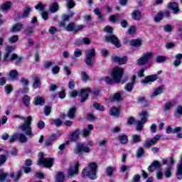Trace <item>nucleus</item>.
Listing matches in <instances>:
<instances>
[{"label":"nucleus","instance_id":"obj_1","mask_svg":"<svg viewBox=\"0 0 182 182\" xmlns=\"http://www.w3.org/2000/svg\"><path fill=\"white\" fill-rule=\"evenodd\" d=\"M15 46H6L4 50L5 53L3 57V62L4 63H8V62H14V60H16L14 63V65L16 66H18V65H21L22 63V61L23 60V57L22 56H18V54L14 53L13 55H11L14 50H15ZM10 56V58H9Z\"/></svg>","mask_w":182,"mask_h":182},{"label":"nucleus","instance_id":"obj_2","mask_svg":"<svg viewBox=\"0 0 182 182\" xmlns=\"http://www.w3.org/2000/svg\"><path fill=\"white\" fill-rule=\"evenodd\" d=\"M14 119H20L23 120V123L18 125V129L21 130L26 136H33L32 132V117L28 116L27 117H22L21 115L16 114L14 116Z\"/></svg>","mask_w":182,"mask_h":182},{"label":"nucleus","instance_id":"obj_3","mask_svg":"<svg viewBox=\"0 0 182 182\" xmlns=\"http://www.w3.org/2000/svg\"><path fill=\"white\" fill-rule=\"evenodd\" d=\"M123 68H115L113 69L112 72V76L113 79H112L110 77H105L104 78L105 82L107 83V85H113V83H119L120 80H122V77L123 76Z\"/></svg>","mask_w":182,"mask_h":182},{"label":"nucleus","instance_id":"obj_4","mask_svg":"<svg viewBox=\"0 0 182 182\" xmlns=\"http://www.w3.org/2000/svg\"><path fill=\"white\" fill-rule=\"evenodd\" d=\"M97 173V164L92 162L89 164L87 168L82 170V176L84 177H89L91 180H96Z\"/></svg>","mask_w":182,"mask_h":182},{"label":"nucleus","instance_id":"obj_5","mask_svg":"<svg viewBox=\"0 0 182 182\" xmlns=\"http://www.w3.org/2000/svg\"><path fill=\"white\" fill-rule=\"evenodd\" d=\"M45 154L41 152L38 154V165L43 166V167L50 168L53 166V159L45 158Z\"/></svg>","mask_w":182,"mask_h":182},{"label":"nucleus","instance_id":"obj_6","mask_svg":"<svg viewBox=\"0 0 182 182\" xmlns=\"http://www.w3.org/2000/svg\"><path fill=\"white\" fill-rule=\"evenodd\" d=\"M89 93H93L95 96H97V95L100 93V90L99 89H95L92 90L90 88L81 90V95H80V97H81L80 103H85V102L87 100V98L89 97Z\"/></svg>","mask_w":182,"mask_h":182},{"label":"nucleus","instance_id":"obj_7","mask_svg":"<svg viewBox=\"0 0 182 182\" xmlns=\"http://www.w3.org/2000/svg\"><path fill=\"white\" fill-rule=\"evenodd\" d=\"M26 134H17L12 135L9 139V143H15V141H19L22 144L28 142V137H31V136H28Z\"/></svg>","mask_w":182,"mask_h":182},{"label":"nucleus","instance_id":"obj_8","mask_svg":"<svg viewBox=\"0 0 182 182\" xmlns=\"http://www.w3.org/2000/svg\"><path fill=\"white\" fill-rule=\"evenodd\" d=\"M96 55V52L95 48L87 50L85 51V63L87 66H92L93 65V62H95V56Z\"/></svg>","mask_w":182,"mask_h":182},{"label":"nucleus","instance_id":"obj_9","mask_svg":"<svg viewBox=\"0 0 182 182\" xmlns=\"http://www.w3.org/2000/svg\"><path fill=\"white\" fill-rule=\"evenodd\" d=\"M139 116L141 117V120L136 121V130L138 132H141V130H143V124H144V123L148 120V113L146 111H142L139 113Z\"/></svg>","mask_w":182,"mask_h":182},{"label":"nucleus","instance_id":"obj_10","mask_svg":"<svg viewBox=\"0 0 182 182\" xmlns=\"http://www.w3.org/2000/svg\"><path fill=\"white\" fill-rule=\"evenodd\" d=\"M61 26H63V28H65L66 31L68 32H78V31H81V29H83L85 26L83 25L80 24L76 26L75 23H69L66 26L65 23H62Z\"/></svg>","mask_w":182,"mask_h":182},{"label":"nucleus","instance_id":"obj_11","mask_svg":"<svg viewBox=\"0 0 182 182\" xmlns=\"http://www.w3.org/2000/svg\"><path fill=\"white\" fill-rule=\"evenodd\" d=\"M75 154L77 156H82L83 153H90V149L85 144H78L77 147L74 149Z\"/></svg>","mask_w":182,"mask_h":182},{"label":"nucleus","instance_id":"obj_12","mask_svg":"<svg viewBox=\"0 0 182 182\" xmlns=\"http://www.w3.org/2000/svg\"><path fill=\"white\" fill-rule=\"evenodd\" d=\"M153 56L152 52L146 53L139 59L137 60L136 63L139 66L146 65L150 60V58Z\"/></svg>","mask_w":182,"mask_h":182},{"label":"nucleus","instance_id":"obj_13","mask_svg":"<svg viewBox=\"0 0 182 182\" xmlns=\"http://www.w3.org/2000/svg\"><path fill=\"white\" fill-rule=\"evenodd\" d=\"M160 137H161V136L160 134H157L151 139L147 138L144 144V147H145V149H150L151 146H154V144L160 140Z\"/></svg>","mask_w":182,"mask_h":182},{"label":"nucleus","instance_id":"obj_14","mask_svg":"<svg viewBox=\"0 0 182 182\" xmlns=\"http://www.w3.org/2000/svg\"><path fill=\"white\" fill-rule=\"evenodd\" d=\"M105 41L110 42V43H112V45H114L116 48H120L122 46L120 41H119V38H117L114 35L105 36Z\"/></svg>","mask_w":182,"mask_h":182},{"label":"nucleus","instance_id":"obj_15","mask_svg":"<svg viewBox=\"0 0 182 182\" xmlns=\"http://www.w3.org/2000/svg\"><path fill=\"white\" fill-rule=\"evenodd\" d=\"M23 172L21 170L16 171V172H11L10 173V177L14 180V181L17 182L22 178Z\"/></svg>","mask_w":182,"mask_h":182},{"label":"nucleus","instance_id":"obj_16","mask_svg":"<svg viewBox=\"0 0 182 182\" xmlns=\"http://www.w3.org/2000/svg\"><path fill=\"white\" fill-rule=\"evenodd\" d=\"M112 60L118 65H126V63H127V56H124L122 58L119 56H114L112 57Z\"/></svg>","mask_w":182,"mask_h":182},{"label":"nucleus","instance_id":"obj_17","mask_svg":"<svg viewBox=\"0 0 182 182\" xmlns=\"http://www.w3.org/2000/svg\"><path fill=\"white\" fill-rule=\"evenodd\" d=\"M168 9L173 11V14H179L180 13V7L178 6V3L172 2L168 4Z\"/></svg>","mask_w":182,"mask_h":182},{"label":"nucleus","instance_id":"obj_18","mask_svg":"<svg viewBox=\"0 0 182 182\" xmlns=\"http://www.w3.org/2000/svg\"><path fill=\"white\" fill-rule=\"evenodd\" d=\"M134 83H136V75H133L132 82L127 83L124 87V90L127 92H132V90H133Z\"/></svg>","mask_w":182,"mask_h":182},{"label":"nucleus","instance_id":"obj_19","mask_svg":"<svg viewBox=\"0 0 182 182\" xmlns=\"http://www.w3.org/2000/svg\"><path fill=\"white\" fill-rule=\"evenodd\" d=\"M18 76H19V73H18V70H11L9 73V77L13 82L18 80Z\"/></svg>","mask_w":182,"mask_h":182},{"label":"nucleus","instance_id":"obj_20","mask_svg":"<svg viewBox=\"0 0 182 182\" xmlns=\"http://www.w3.org/2000/svg\"><path fill=\"white\" fill-rule=\"evenodd\" d=\"M87 129H84L82 131V136H83V137H89V136H90V133L92 132V130H93V126L92 124H88Z\"/></svg>","mask_w":182,"mask_h":182},{"label":"nucleus","instance_id":"obj_21","mask_svg":"<svg viewBox=\"0 0 182 182\" xmlns=\"http://www.w3.org/2000/svg\"><path fill=\"white\" fill-rule=\"evenodd\" d=\"M48 11H50V12L51 14H56V12H58V11H59V4H58V2L52 3L49 6Z\"/></svg>","mask_w":182,"mask_h":182},{"label":"nucleus","instance_id":"obj_22","mask_svg":"<svg viewBox=\"0 0 182 182\" xmlns=\"http://www.w3.org/2000/svg\"><path fill=\"white\" fill-rule=\"evenodd\" d=\"M79 171V163L75 164L74 166L68 169V175L72 177L74 174H76Z\"/></svg>","mask_w":182,"mask_h":182},{"label":"nucleus","instance_id":"obj_23","mask_svg":"<svg viewBox=\"0 0 182 182\" xmlns=\"http://www.w3.org/2000/svg\"><path fill=\"white\" fill-rule=\"evenodd\" d=\"M76 110H77L76 107H70L67 112V117H69L70 119H75V114H76Z\"/></svg>","mask_w":182,"mask_h":182},{"label":"nucleus","instance_id":"obj_24","mask_svg":"<svg viewBox=\"0 0 182 182\" xmlns=\"http://www.w3.org/2000/svg\"><path fill=\"white\" fill-rule=\"evenodd\" d=\"M157 75H149L146 77L144 80H142L141 82L147 84L149 82H156V80H157Z\"/></svg>","mask_w":182,"mask_h":182},{"label":"nucleus","instance_id":"obj_25","mask_svg":"<svg viewBox=\"0 0 182 182\" xmlns=\"http://www.w3.org/2000/svg\"><path fill=\"white\" fill-rule=\"evenodd\" d=\"M131 16L132 19H134V21H140L141 19V12L139 10H134L131 14Z\"/></svg>","mask_w":182,"mask_h":182},{"label":"nucleus","instance_id":"obj_26","mask_svg":"<svg viewBox=\"0 0 182 182\" xmlns=\"http://www.w3.org/2000/svg\"><path fill=\"white\" fill-rule=\"evenodd\" d=\"M177 105V102L176 101H168L165 103L164 106V112H168L171 109V107L176 106Z\"/></svg>","mask_w":182,"mask_h":182},{"label":"nucleus","instance_id":"obj_27","mask_svg":"<svg viewBox=\"0 0 182 182\" xmlns=\"http://www.w3.org/2000/svg\"><path fill=\"white\" fill-rule=\"evenodd\" d=\"M45 104V98L43 97L38 96L34 98V105L36 106H42Z\"/></svg>","mask_w":182,"mask_h":182},{"label":"nucleus","instance_id":"obj_28","mask_svg":"<svg viewBox=\"0 0 182 182\" xmlns=\"http://www.w3.org/2000/svg\"><path fill=\"white\" fill-rule=\"evenodd\" d=\"M118 140L121 144H127V143H129V138L127 137V135L124 134H121L118 136Z\"/></svg>","mask_w":182,"mask_h":182},{"label":"nucleus","instance_id":"obj_29","mask_svg":"<svg viewBox=\"0 0 182 182\" xmlns=\"http://www.w3.org/2000/svg\"><path fill=\"white\" fill-rule=\"evenodd\" d=\"M141 136L139 134H134L132 136L131 143H132V144H137V143H141Z\"/></svg>","mask_w":182,"mask_h":182},{"label":"nucleus","instance_id":"obj_30","mask_svg":"<svg viewBox=\"0 0 182 182\" xmlns=\"http://www.w3.org/2000/svg\"><path fill=\"white\" fill-rule=\"evenodd\" d=\"M41 85H42L41 78H39V77H38V76H35L33 87H34V89H39V88H41Z\"/></svg>","mask_w":182,"mask_h":182},{"label":"nucleus","instance_id":"obj_31","mask_svg":"<svg viewBox=\"0 0 182 182\" xmlns=\"http://www.w3.org/2000/svg\"><path fill=\"white\" fill-rule=\"evenodd\" d=\"M80 134V132L79 129H77L74 131L70 136V140H73V141H76V140L79 139V135Z\"/></svg>","mask_w":182,"mask_h":182},{"label":"nucleus","instance_id":"obj_32","mask_svg":"<svg viewBox=\"0 0 182 182\" xmlns=\"http://www.w3.org/2000/svg\"><path fill=\"white\" fill-rule=\"evenodd\" d=\"M164 91V87H159L151 94V97H154L156 96H159V95H161V93H163Z\"/></svg>","mask_w":182,"mask_h":182},{"label":"nucleus","instance_id":"obj_33","mask_svg":"<svg viewBox=\"0 0 182 182\" xmlns=\"http://www.w3.org/2000/svg\"><path fill=\"white\" fill-rule=\"evenodd\" d=\"M122 95H123V94H122L120 92H117V93L114 94V95L111 98V101L112 102H121Z\"/></svg>","mask_w":182,"mask_h":182},{"label":"nucleus","instance_id":"obj_34","mask_svg":"<svg viewBox=\"0 0 182 182\" xmlns=\"http://www.w3.org/2000/svg\"><path fill=\"white\" fill-rule=\"evenodd\" d=\"M46 8V4H43L42 2H38L37 5L35 6V9L39 11L40 12H43Z\"/></svg>","mask_w":182,"mask_h":182},{"label":"nucleus","instance_id":"obj_35","mask_svg":"<svg viewBox=\"0 0 182 182\" xmlns=\"http://www.w3.org/2000/svg\"><path fill=\"white\" fill-rule=\"evenodd\" d=\"M175 117H177V119H180V117H182V106L178 105L176 108V110L174 113Z\"/></svg>","mask_w":182,"mask_h":182},{"label":"nucleus","instance_id":"obj_36","mask_svg":"<svg viewBox=\"0 0 182 182\" xmlns=\"http://www.w3.org/2000/svg\"><path fill=\"white\" fill-rule=\"evenodd\" d=\"M109 113L111 116H119V114H120V111L119 110V108L112 107L109 110Z\"/></svg>","mask_w":182,"mask_h":182},{"label":"nucleus","instance_id":"obj_37","mask_svg":"<svg viewBox=\"0 0 182 182\" xmlns=\"http://www.w3.org/2000/svg\"><path fill=\"white\" fill-rule=\"evenodd\" d=\"M11 6H12V3H11L10 1H6V3H4L1 5V9L2 11H9Z\"/></svg>","mask_w":182,"mask_h":182},{"label":"nucleus","instance_id":"obj_38","mask_svg":"<svg viewBox=\"0 0 182 182\" xmlns=\"http://www.w3.org/2000/svg\"><path fill=\"white\" fill-rule=\"evenodd\" d=\"M23 103L26 107H28L29 105H31V97L28 95H24L23 97Z\"/></svg>","mask_w":182,"mask_h":182},{"label":"nucleus","instance_id":"obj_39","mask_svg":"<svg viewBox=\"0 0 182 182\" xmlns=\"http://www.w3.org/2000/svg\"><path fill=\"white\" fill-rule=\"evenodd\" d=\"M8 176H9V174L6 172H4V169H0V181H5Z\"/></svg>","mask_w":182,"mask_h":182},{"label":"nucleus","instance_id":"obj_40","mask_svg":"<svg viewBox=\"0 0 182 182\" xmlns=\"http://www.w3.org/2000/svg\"><path fill=\"white\" fill-rule=\"evenodd\" d=\"M94 14L98 16V19L103 21V14H102V11H100V9L96 8L94 9Z\"/></svg>","mask_w":182,"mask_h":182},{"label":"nucleus","instance_id":"obj_41","mask_svg":"<svg viewBox=\"0 0 182 182\" xmlns=\"http://www.w3.org/2000/svg\"><path fill=\"white\" fill-rule=\"evenodd\" d=\"M114 170H116V168L114 166H108L106 168L107 176H108L109 177H112V176H113V172L114 171Z\"/></svg>","mask_w":182,"mask_h":182},{"label":"nucleus","instance_id":"obj_42","mask_svg":"<svg viewBox=\"0 0 182 182\" xmlns=\"http://www.w3.org/2000/svg\"><path fill=\"white\" fill-rule=\"evenodd\" d=\"M82 53L80 48H76L74 51V55L72 57V59H76V58H80L82 56Z\"/></svg>","mask_w":182,"mask_h":182},{"label":"nucleus","instance_id":"obj_43","mask_svg":"<svg viewBox=\"0 0 182 182\" xmlns=\"http://www.w3.org/2000/svg\"><path fill=\"white\" fill-rule=\"evenodd\" d=\"M65 180V175L63 172H58L55 182H63Z\"/></svg>","mask_w":182,"mask_h":182},{"label":"nucleus","instance_id":"obj_44","mask_svg":"<svg viewBox=\"0 0 182 182\" xmlns=\"http://www.w3.org/2000/svg\"><path fill=\"white\" fill-rule=\"evenodd\" d=\"M167 60V57L164 55H158L156 58V62L157 63H163V62H166Z\"/></svg>","mask_w":182,"mask_h":182},{"label":"nucleus","instance_id":"obj_45","mask_svg":"<svg viewBox=\"0 0 182 182\" xmlns=\"http://www.w3.org/2000/svg\"><path fill=\"white\" fill-rule=\"evenodd\" d=\"M19 41V36L18 35H14L10 38H9V43H16Z\"/></svg>","mask_w":182,"mask_h":182},{"label":"nucleus","instance_id":"obj_46","mask_svg":"<svg viewBox=\"0 0 182 182\" xmlns=\"http://www.w3.org/2000/svg\"><path fill=\"white\" fill-rule=\"evenodd\" d=\"M21 29H22V24L17 23L13 26L11 32H18V31H21Z\"/></svg>","mask_w":182,"mask_h":182},{"label":"nucleus","instance_id":"obj_47","mask_svg":"<svg viewBox=\"0 0 182 182\" xmlns=\"http://www.w3.org/2000/svg\"><path fill=\"white\" fill-rule=\"evenodd\" d=\"M73 15H75V13H73V11H70L68 15L63 14V20L64 21V22H66V21H69V19H70V18H72V16H73Z\"/></svg>","mask_w":182,"mask_h":182},{"label":"nucleus","instance_id":"obj_48","mask_svg":"<svg viewBox=\"0 0 182 182\" xmlns=\"http://www.w3.org/2000/svg\"><path fill=\"white\" fill-rule=\"evenodd\" d=\"M171 166L167 167L165 170L164 175L166 178H170L171 177Z\"/></svg>","mask_w":182,"mask_h":182},{"label":"nucleus","instance_id":"obj_49","mask_svg":"<svg viewBox=\"0 0 182 182\" xmlns=\"http://www.w3.org/2000/svg\"><path fill=\"white\" fill-rule=\"evenodd\" d=\"M31 11H32V7H26L22 14L23 18H28V15H29V12H31Z\"/></svg>","mask_w":182,"mask_h":182},{"label":"nucleus","instance_id":"obj_50","mask_svg":"<svg viewBox=\"0 0 182 182\" xmlns=\"http://www.w3.org/2000/svg\"><path fill=\"white\" fill-rule=\"evenodd\" d=\"M76 6V3L73 0H67V8L68 9H73Z\"/></svg>","mask_w":182,"mask_h":182},{"label":"nucleus","instance_id":"obj_51","mask_svg":"<svg viewBox=\"0 0 182 182\" xmlns=\"http://www.w3.org/2000/svg\"><path fill=\"white\" fill-rule=\"evenodd\" d=\"M143 154H144V149L142 147H139L136 151L137 159H141Z\"/></svg>","mask_w":182,"mask_h":182},{"label":"nucleus","instance_id":"obj_52","mask_svg":"<svg viewBox=\"0 0 182 182\" xmlns=\"http://www.w3.org/2000/svg\"><path fill=\"white\" fill-rule=\"evenodd\" d=\"M164 16H163V12L162 11H159L156 16H155V22H160L161 19H163Z\"/></svg>","mask_w":182,"mask_h":182},{"label":"nucleus","instance_id":"obj_53","mask_svg":"<svg viewBox=\"0 0 182 182\" xmlns=\"http://www.w3.org/2000/svg\"><path fill=\"white\" fill-rule=\"evenodd\" d=\"M51 124H54L57 127H59L62 124V120L60 119H55L51 120Z\"/></svg>","mask_w":182,"mask_h":182},{"label":"nucleus","instance_id":"obj_54","mask_svg":"<svg viewBox=\"0 0 182 182\" xmlns=\"http://www.w3.org/2000/svg\"><path fill=\"white\" fill-rule=\"evenodd\" d=\"M93 106L95 109H97V110H100V112H103L105 111V107L102 106L99 103H93Z\"/></svg>","mask_w":182,"mask_h":182},{"label":"nucleus","instance_id":"obj_55","mask_svg":"<svg viewBox=\"0 0 182 182\" xmlns=\"http://www.w3.org/2000/svg\"><path fill=\"white\" fill-rule=\"evenodd\" d=\"M131 45H132V46H135V47L140 46V45H141V41L137 40V39L132 40Z\"/></svg>","mask_w":182,"mask_h":182},{"label":"nucleus","instance_id":"obj_56","mask_svg":"<svg viewBox=\"0 0 182 182\" xmlns=\"http://www.w3.org/2000/svg\"><path fill=\"white\" fill-rule=\"evenodd\" d=\"M4 88H5V92L7 95H9V93H11V92H12L13 90L12 85L9 84L5 85Z\"/></svg>","mask_w":182,"mask_h":182},{"label":"nucleus","instance_id":"obj_57","mask_svg":"<svg viewBox=\"0 0 182 182\" xmlns=\"http://www.w3.org/2000/svg\"><path fill=\"white\" fill-rule=\"evenodd\" d=\"M81 77L84 82H87V80L89 79V75H87V73H86V72H85V71L82 72Z\"/></svg>","mask_w":182,"mask_h":182},{"label":"nucleus","instance_id":"obj_58","mask_svg":"<svg viewBox=\"0 0 182 182\" xmlns=\"http://www.w3.org/2000/svg\"><path fill=\"white\" fill-rule=\"evenodd\" d=\"M34 176L37 177V178H45V173L41 171L36 172Z\"/></svg>","mask_w":182,"mask_h":182},{"label":"nucleus","instance_id":"obj_59","mask_svg":"<svg viewBox=\"0 0 182 182\" xmlns=\"http://www.w3.org/2000/svg\"><path fill=\"white\" fill-rule=\"evenodd\" d=\"M41 16L44 21H46L47 19H49V14H48V11H43L41 12Z\"/></svg>","mask_w":182,"mask_h":182},{"label":"nucleus","instance_id":"obj_60","mask_svg":"<svg viewBox=\"0 0 182 182\" xmlns=\"http://www.w3.org/2000/svg\"><path fill=\"white\" fill-rule=\"evenodd\" d=\"M52 73H53V75H58V73H59V70H60V68H59V66H54L52 68Z\"/></svg>","mask_w":182,"mask_h":182},{"label":"nucleus","instance_id":"obj_61","mask_svg":"<svg viewBox=\"0 0 182 182\" xmlns=\"http://www.w3.org/2000/svg\"><path fill=\"white\" fill-rule=\"evenodd\" d=\"M155 168H160L161 167V164L159 162V161H154L152 164H151Z\"/></svg>","mask_w":182,"mask_h":182},{"label":"nucleus","instance_id":"obj_62","mask_svg":"<svg viewBox=\"0 0 182 182\" xmlns=\"http://www.w3.org/2000/svg\"><path fill=\"white\" fill-rule=\"evenodd\" d=\"M50 112H51L50 107L46 106L44 107V113H45L46 116H49V114H50Z\"/></svg>","mask_w":182,"mask_h":182},{"label":"nucleus","instance_id":"obj_63","mask_svg":"<svg viewBox=\"0 0 182 182\" xmlns=\"http://www.w3.org/2000/svg\"><path fill=\"white\" fill-rule=\"evenodd\" d=\"M105 32L107 33H113V28L110 27L109 26H107L104 28Z\"/></svg>","mask_w":182,"mask_h":182},{"label":"nucleus","instance_id":"obj_64","mask_svg":"<svg viewBox=\"0 0 182 182\" xmlns=\"http://www.w3.org/2000/svg\"><path fill=\"white\" fill-rule=\"evenodd\" d=\"M164 29L165 32H171V31H173V26L170 24H167L164 26Z\"/></svg>","mask_w":182,"mask_h":182}]
</instances>
